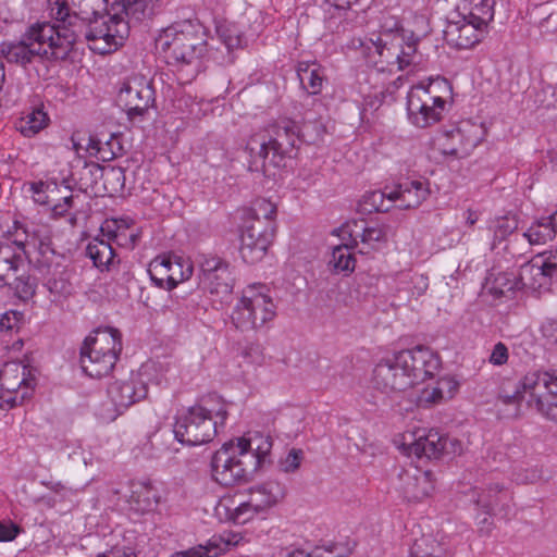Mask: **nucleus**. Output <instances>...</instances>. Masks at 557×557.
Returning <instances> with one entry per match:
<instances>
[{
  "label": "nucleus",
  "mask_w": 557,
  "mask_h": 557,
  "mask_svg": "<svg viewBox=\"0 0 557 557\" xmlns=\"http://www.w3.org/2000/svg\"><path fill=\"white\" fill-rule=\"evenodd\" d=\"M138 1L115 0L121 7L115 15L103 12V0H49V5L63 49L71 52L76 41L85 39L92 51L106 54L123 45L131 23L139 20Z\"/></svg>",
  "instance_id": "obj_1"
},
{
  "label": "nucleus",
  "mask_w": 557,
  "mask_h": 557,
  "mask_svg": "<svg viewBox=\"0 0 557 557\" xmlns=\"http://www.w3.org/2000/svg\"><path fill=\"white\" fill-rule=\"evenodd\" d=\"M271 449V436L260 432H255L249 438L224 443L212 457V476L224 486L246 482L259 468L270 462Z\"/></svg>",
  "instance_id": "obj_2"
},
{
  "label": "nucleus",
  "mask_w": 557,
  "mask_h": 557,
  "mask_svg": "<svg viewBox=\"0 0 557 557\" xmlns=\"http://www.w3.org/2000/svg\"><path fill=\"white\" fill-rule=\"evenodd\" d=\"M418 42L412 30L405 29L396 17L386 15L382 17L377 35L372 34L368 39L352 38L350 45L361 49L373 63H381V70L384 64H397L398 70H404L413 63Z\"/></svg>",
  "instance_id": "obj_3"
},
{
  "label": "nucleus",
  "mask_w": 557,
  "mask_h": 557,
  "mask_svg": "<svg viewBox=\"0 0 557 557\" xmlns=\"http://www.w3.org/2000/svg\"><path fill=\"white\" fill-rule=\"evenodd\" d=\"M0 53L12 64L26 67L36 60H65L70 51L59 40L58 27L49 22H37L14 40L3 41Z\"/></svg>",
  "instance_id": "obj_4"
},
{
  "label": "nucleus",
  "mask_w": 557,
  "mask_h": 557,
  "mask_svg": "<svg viewBox=\"0 0 557 557\" xmlns=\"http://www.w3.org/2000/svg\"><path fill=\"white\" fill-rule=\"evenodd\" d=\"M299 140V128L294 121L282 120L272 125L268 134L252 135L247 141V149L253 158L252 164L258 170V161H261V171L264 175H271L270 169L280 168L296 147Z\"/></svg>",
  "instance_id": "obj_5"
},
{
  "label": "nucleus",
  "mask_w": 557,
  "mask_h": 557,
  "mask_svg": "<svg viewBox=\"0 0 557 557\" xmlns=\"http://www.w3.org/2000/svg\"><path fill=\"white\" fill-rule=\"evenodd\" d=\"M212 396L203 398L201 404L190 407L185 414L177 418L173 433L175 438L189 446L211 442L219 433L227 418L225 404L218 408L211 406Z\"/></svg>",
  "instance_id": "obj_6"
},
{
  "label": "nucleus",
  "mask_w": 557,
  "mask_h": 557,
  "mask_svg": "<svg viewBox=\"0 0 557 557\" xmlns=\"http://www.w3.org/2000/svg\"><path fill=\"white\" fill-rule=\"evenodd\" d=\"M122 351L121 334L113 327H98L83 342L81 347V368L91 380L108 377Z\"/></svg>",
  "instance_id": "obj_7"
},
{
  "label": "nucleus",
  "mask_w": 557,
  "mask_h": 557,
  "mask_svg": "<svg viewBox=\"0 0 557 557\" xmlns=\"http://www.w3.org/2000/svg\"><path fill=\"white\" fill-rule=\"evenodd\" d=\"M154 46L170 64H194L207 51L205 34L189 21L163 29L154 39Z\"/></svg>",
  "instance_id": "obj_8"
},
{
  "label": "nucleus",
  "mask_w": 557,
  "mask_h": 557,
  "mask_svg": "<svg viewBox=\"0 0 557 557\" xmlns=\"http://www.w3.org/2000/svg\"><path fill=\"white\" fill-rule=\"evenodd\" d=\"M264 285L248 286L232 314V320L242 331L256 330L275 317V306Z\"/></svg>",
  "instance_id": "obj_9"
},
{
  "label": "nucleus",
  "mask_w": 557,
  "mask_h": 557,
  "mask_svg": "<svg viewBox=\"0 0 557 557\" xmlns=\"http://www.w3.org/2000/svg\"><path fill=\"white\" fill-rule=\"evenodd\" d=\"M446 101L434 91L433 84L413 86L407 96L409 120L418 127H428L442 119Z\"/></svg>",
  "instance_id": "obj_10"
},
{
  "label": "nucleus",
  "mask_w": 557,
  "mask_h": 557,
  "mask_svg": "<svg viewBox=\"0 0 557 557\" xmlns=\"http://www.w3.org/2000/svg\"><path fill=\"white\" fill-rule=\"evenodd\" d=\"M30 247L38 249L42 256L53 252L49 238L40 237L36 231L32 235L27 234L25 242H0V285L11 283V277L20 273L24 264L23 255H27V248Z\"/></svg>",
  "instance_id": "obj_11"
},
{
  "label": "nucleus",
  "mask_w": 557,
  "mask_h": 557,
  "mask_svg": "<svg viewBox=\"0 0 557 557\" xmlns=\"http://www.w3.org/2000/svg\"><path fill=\"white\" fill-rule=\"evenodd\" d=\"M448 438L438 431L418 429L398 434L394 438L396 447L406 456L438 459L447 450Z\"/></svg>",
  "instance_id": "obj_12"
},
{
  "label": "nucleus",
  "mask_w": 557,
  "mask_h": 557,
  "mask_svg": "<svg viewBox=\"0 0 557 557\" xmlns=\"http://www.w3.org/2000/svg\"><path fill=\"white\" fill-rule=\"evenodd\" d=\"M397 364L405 372L408 383H423L434 379L441 368L437 354L424 346L401 350L396 354Z\"/></svg>",
  "instance_id": "obj_13"
},
{
  "label": "nucleus",
  "mask_w": 557,
  "mask_h": 557,
  "mask_svg": "<svg viewBox=\"0 0 557 557\" xmlns=\"http://www.w3.org/2000/svg\"><path fill=\"white\" fill-rule=\"evenodd\" d=\"M275 225L270 220H245L240 235V256L246 263L261 261L274 238Z\"/></svg>",
  "instance_id": "obj_14"
},
{
  "label": "nucleus",
  "mask_w": 557,
  "mask_h": 557,
  "mask_svg": "<svg viewBox=\"0 0 557 557\" xmlns=\"http://www.w3.org/2000/svg\"><path fill=\"white\" fill-rule=\"evenodd\" d=\"M557 278V250L548 256H536L520 268L519 280L522 288L548 289L552 280Z\"/></svg>",
  "instance_id": "obj_15"
},
{
  "label": "nucleus",
  "mask_w": 557,
  "mask_h": 557,
  "mask_svg": "<svg viewBox=\"0 0 557 557\" xmlns=\"http://www.w3.org/2000/svg\"><path fill=\"white\" fill-rule=\"evenodd\" d=\"M200 285L212 295L224 298L231 295L234 277L230 264L214 256H207L200 262Z\"/></svg>",
  "instance_id": "obj_16"
},
{
  "label": "nucleus",
  "mask_w": 557,
  "mask_h": 557,
  "mask_svg": "<svg viewBox=\"0 0 557 557\" xmlns=\"http://www.w3.org/2000/svg\"><path fill=\"white\" fill-rule=\"evenodd\" d=\"M72 140L76 152L85 150L89 156L103 162L111 161L125 151L122 134H111L107 139L89 135L77 140L73 137Z\"/></svg>",
  "instance_id": "obj_17"
},
{
  "label": "nucleus",
  "mask_w": 557,
  "mask_h": 557,
  "mask_svg": "<svg viewBox=\"0 0 557 557\" xmlns=\"http://www.w3.org/2000/svg\"><path fill=\"white\" fill-rule=\"evenodd\" d=\"M399 481L400 490L408 500H421L434 490L432 473L418 468L400 472Z\"/></svg>",
  "instance_id": "obj_18"
},
{
  "label": "nucleus",
  "mask_w": 557,
  "mask_h": 557,
  "mask_svg": "<svg viewBox=\"0 0 557 557\" xmlns=\"http://www.w3.org/2000/svg\"><path fill=\"white\" fill-rule=\"evenodd\" d=\"M485 29L481 25L460 17L448 24L445 36L449 45L458 49H470L482 40Z\"/></svg>",
  "instance_id": "obj_19"
},
{
  "label": "nucleus",
  "mask_w": 557,
  "mask_h": 557,
  "mask_svg": "<svg viewBox=\"0 0 557 557\" xmlns=\"http://www.w3.org/2000/svg\"><path fill=\"white\" fill-rule=\"evenodd\" d=\"M286 495V486L276 481L268 480L249 488L248 505L262 512L280 503Z\"/></svg>",
  "instance_id": "obj_20"
},
{
  "label": "nucleus",
  "mask_w": 557,
  "mask_h": 557,
  "mask_svg": "<svg viewBox=\"0 0 557 557\" xmlns=\"http://www.w3.org/2000/svg\"><path fill=\"white\" fill-rule=\"evenodd\" d=\"M95 178V193L113 196L122 190L125 175L121 168L92 164L88 169Z\"/></svg>",
  "instance_id": "obj_21"
},
{
  "label": "nucleus",
  "mask_w": 557,
  "mask_h": 557,
  "mask_svg": "<svg viewBox=\"0 0 557 557\" xmlns=\"http://www.w3.org/2000/svg\"><path fill=\"white\" fill-rule=\"evenodd\" d=\"M135 385H110L108 395L111 401L103 405L100 420L106 423L114 421L123 409L135 403Z\"/></svg>",
  "instance_id": "obj_22"
},
{
  "label": "nucleus",
  "mask_w": 557,
  "mask_h": 557,
  "mask_svg": "<svg viewBox=\"0 0 557 557\" xmlns=\"http://www.w3.org/2000/svg\"><path fill=\"white\" fill-rule=\"evenodd\" d=\"M494 4L495 0H463L459 16L486 28L494 17Z\"/></svg>",
  "instance_id": "obj_23"
},
{
  "label": "nucleus",
  "mask_w": 557,
  "mask_h": 557,
  "mask_svg": "<svg viewBox=\"0 0 557 557\" xmlns=\"http://www.w3.org/2000/svg\"><path fill=\"white\" fill-rule=\"evenodd\" d=\"M354 227L348 233L356 246L360 242L364 248H374L376 244L387 240L389 226L386 224L359 225L358 222H354Z\"/></svg>",
  "instance_id": "obj_24"
},
{
  "label": "nucleus",
  "mask_w": 557,
  "mask_h": 557,
  "mask_svg": "<svg viewBox=\"0 0 557 557\" xmlns=\"http://www.w3.org/2000/svg\"><path fill=\"white\" fill-rule=\"evenodd\" d=\"M429 196V190L424 187L423 183L412 181L409 186L391 191L387 196L389 201L399 200L401 209L417 208Z\"/></svg>",
  "instance_id": "obj_25"
},
{
  "label": "nucleus",
  "mask_w": 557,
  "mask_h": 557,
  "mask_svg": "<svg viewBox=\"0 0 557 557\" xmlns=\"http://www.w3.org/2000/svg\"><path fill=\"white\" fill-rule=\"evenodd\" d=\"M297 75L302 88L309 95H318L321 92L324 74L317 62H299L297 66Z\"/></svg>",
  "instance_id": "obj_26"
},
{
  "label": "nucleus",
  "mask_w": 557,
  "mask_h": 557,
  "mask_svg": "<svg viewBox=\"0 0 557 557\" xmlns=\"http://www.w3.org/2000/svg\"><path fill=\"white\" fill-rule=\"evenodd\" d=\"M486 287L495 297H509L521 289L519 275L509 272L491 273L486 278Z\"/></svg>",
  "instance_id": "obj_27"
},
{
  "label": "nucleus",
  "mask_w": 557,
  "mask_h": 557,
  "mask_svg": "<svg viewBox=\"0 0 557 557\" xmlns=\"http://www.w3.org/2000/svg\"><path fill=\"white\" fill-rule=\"evenodd\" d=\"M552 385H543L544 392H531V399L528 404L535 405V408L547 419L557 422V385L556 389L549 388Z\"/></svg>",
  "instance_id": "obj_28"
},
{
  "label": "nucleus",
  "mask_w": 557,
  "mask_h": 557,
  "mask_svg": "<svg viewBox=\"0 0 557 557\" xmlns=\"http://www.w3.org/2000/svg\"><path fill=\"white\" fill-rule=\"evenodd\" d=\"M164 498V485L161 481L147 479L141 482V513L156 512Z\"/></svg>",
  "instance_id": "obj_29"
},
{
  "label": "nucleus",
  "mask_w": 557,
  "mask_h": 557,
  "mask_svg": "<svg viewBox=\"0 0 557 557\" xmlns=\"http://www.w3.org/2000/svg\"><path fill=\"white\" fill-rule=\"evenodd\" d=\"M166 264L169 273L166 277V289L171 290L178 283L188 280L193 275V264L189 260H185L177 256H166Z\"/></svg>",
  "instance_id": "obj_30"
},
{
  "label": "nucleus",
  "mask_w": 557,
  "mask_h": 557,
  "mask_svg": "<svg viewBox=\"0 0 557 557\" xmlns=\"http://www.w3.org/2000/svg\"><path fill=\"white\" fill-rule=\"evenodd\" d=\"M49 123L48 114L40 108H35L22 116L15 124L16 129L25 137H33Z\"/></svg>",
  "instance_id": "obj_31"
},
{
  "label": "nucleus",
  "mask_w": 557,
  "mask_h": 557,
  "mask_svg": "<svg viewBox=\"0 0 557 557\" xmlns=\"http://www.w3.org/2000/svg\"><path fill=\"white\" fill-rule=\"evenodd\" d=\"M448 139L458 141V147H443L441 148L443 154L453 156L461 159L470 154V152L478 146V137H465L463 131L460 128L451 131L447 134Z\"/></svg>",
  "instance_id": "obj_32"
},
{
  "label": "nucleus",
  "mask_w": 557,
  "mask_h": 557,
  "mask_svg": "<svg viewBox=\"0 0 557 557\" xmlns=\"http://www.w3.org/2000/svg\"><path fill=\"white\" fill-rule=\"evenodd\" d=\"M86 253L99 269L107 268L114 257L110 243L97 237L88 243Z\"/></svg>",
  "instance_id": "obj_33"
},
{
  "label": "nucleus",
  "mask_w": 557,
  "mask_h": 557,
  "mask_svg": "<svg viewBox=\"0 0 557 557\" xmlns=\"http://www.w3.org/2000/svg\"><path fill=\"white\" fill-rule=\"evenodd\" d=\"M372 380L375 383H388L389 381H405L406 375L397 364L396 354L393 359L381 360L373 369Z\"/></svg>",
  "instance_id": "obj_34"
},
{
  "label": "nucleus",
  "mask_w": 557,
  "mask_h": 557,
  "mask_svg": "<svg viewBox=\"0 0 557 557\" xmlns=\"http://www.w3.org/2000/svg\"><path fill=\"white\" fill-rule=\"evenodd\" d=\"M536 385H506L498 392V401L506 406H513L511 416L518 414L520 403L523 400L524 395L534 392Z\"/></svg>",
  "instance_id": "obj_35"
},
{
  "label": "nucleus",
  "mask_w": 557,
  "mask_h": 557,
  "mask_svg": "<svg viewBox=\"0 0 557 557\" xmlns=\"http://www.w3.org/2000/svg\"><path fill=\"white\" fill-rule=\"evenodd\" d=\"M0 380H15L17 383L37 381L36 370L17 361L7 362L0 371Z\"/></svg>",
  "instance_id": "obj_36"
},
{
  "label": "nucleus",
  "mask_w": 557,
  "mask_h": 557,
  "mask_svg": "<svg viewBox=\"0 0 557 557\" xmlns=\"http://www.w3.org/2000/svg\"><path fill=\"white\" fill-rule=\"evenodd\" d=\"M139 90L133 89L129 82H124L119 90L116 102L124 110L129 120L139 114Z\"/></svg>",
  "instance_id": "obj_37"
},
{
  "label": "nucleus",
  "mask_w": 557,
  "mask_h": 557,
  "mask_svg": "<svg viewBox=\"0 0 557 557\" xmlns=\"http://www.w3.org/2000/svg\"><path fill=\"white\" fill-rule=\"evenodd\" d=\"M46 286L52 296V301L66 299L73 292L72 284L64 271H54L46 282Z\"/></svg>",
  "instance_id": "obj_38"
},
{
  "label": "nucleus",
  "mask_w": 557,
  "mask_h": 557,
  "mask_svg": "<svg viewBox=\"0 0 557 557\" xmlns=\"http://www.w3.org/2000/svg\"><path fill=\"white\" fill-rule=\"evenodd\" d=\"M329 265L336 273L352 272L355 269V258L347 245L336 246L333 251Z\"/></svg>",
  "instance_id": "obj_39"
},
{
  "label": "nucleus",
  "mask_w": 557,
  "mask_h": 557,
  "mask_svg": "<svg viewBox=\"0 0 557 557\" xmlns=\"http://www.w3.org/2000/svg\"><path fill=\"white\" fill-rule=\"evenodd\" d=\"M33 394L32 385H18L16 389L5 388L0 385V408H13L22 405L26 397Z\"/></svg>",
  "instance_id": "obj_40"
},
{
  "label": "nucleus",
  "mask_w": 557,
  "mask_h": 557,
  "mask_svg": "<svg viewBox=\"0 0 557 557\" xmlns=\"http://www.w3.org/2000/svg\"><path fill=\"white\" fill-rule=\"evenodd\" d=\"M518 228V221L515 216H500L492 222L491 230L494 233L492 249H495L497 244L507 238L513 231Z\"/></svg>",
  "instance_id": "obj_41"
},
{
  "label": "nucleus",
  "mask_w": 557,
  "mask_h": 557,
  "mask_svg": "<svg viewBox=\"0 0 557 557\" xmlns=\"http://www.w3.org/2000/svg\"><path fill=\"white\" fill-rule=\"evenodd\" d=\"M458 386L459 385H450L446 396L437 386L424 387L417 398V404L420 407H429L441 403L443 399H450L455 396Z\"/></svg>",
  "instance_id": "obj_42"
},
{
  "label": "nucleus",
  "mask_w": 557,
  "mask_h": 557,
  "mask_svg": "<svg viewBox=\"0 0 557 557\" xmlns=\"http://www.w3.org/2000/svg\"><path fill=\"white\" fill-rule=\"evenodd\" d=\"M216 34L228 51H233L243 46V34L235 24H219L216 26Z\"/></svg>",
  "instance_id": "obj_43"
},
{
  "label": "nucleus",
  "mask_w": 557,
  "mask_h": 557,
  "mask_svg": "<svg viewBox=\"0 0 557 557\" xmlns=\"http://www.w3.org/2000/svg\"><path fill=\"white\" fill-rule=\"evenodd\" d=\"M2 285L13 288L18 298L23 300L32 298L36 292L35 278L26 274L16 273L11 277V283H2Z\"/></svg>",
  "instance_id": "obj_44"
},
{
  "label": "nucleus",
  "mask_w": 557,
  "mask_h": 557,
  "mask_svg": "<svg viewBox=\"0 0 557 557\" xmlns=\"http://www.w3.org/2000/svg\"><path fill=\"white\" fill-rule=\"evenodd\" d=\"M275 215L276 206L268 199L260 198L253 201L246 220H270L274 223Z\"/></svg>",
  "instance_id": "obj_45"
},
{
  "label": "nucleus",
  "mask_w": 557,
  "mask_h": 557,
  "mask_svg": "<svg viewBox=\"0 0 557 557\" xmlns=\"http://www.w3.org/2000/svg\"><path fill=\"white\" fill-rule=\"evenodd\" d=\"M388 195L380 190H374L363 195L359 202L360 210L364 212H385L388 211L389 207L385 206V198Z\"/></svg>",
  "instance_id": "obj_46"
},
{
  "label": "nucleus",
  "mask_w": 557,
  "mask_h": 557,
  "mask_svg": "<svg viewBox=\"0 0 557 557\" xmlns=\"http://www.w3.org/2000/svg\"><path fill=\"white\" fill-rule=\"evenodd\" d=\"M150 280L159 287H166V277L169 268L166 264V256L157 257L152 260L147 269Z\"/></svg>",
  "instance_id": "obj_47"
},
{
  "label": "nucleus",
  "mask_w": 557,
  "mask_h": 557,
  "mask_svg": "<svg viewBox=\"0 0 557 557\" xmlns=\"http://www.w3.org/2000/svg\"><path fill=\"white\" fill-rule=\"evenodd\" d=\"M304 460V451L298 448H292L286 456L277 461V469L283 473L296 472Z\"/></svg>",
  "instance_id": "obj_48"
},
{
  "label": "nucleus",
  "mask_w": 557,
  "mask_h": 557,
  "mask_svg": "<svg viewBox=\"0 0 557 557\" xmlns=\"http://www.w3.org/2000/svg\"><path fill=\"white\" fill-rule=\"evenodd\" d=\"M220 553L219 546L210 543L207 546L198 545L187 550L176 552L171 557H216Z\"/></svg>",
  "instance_id": "obj_49"
},
{
  "label": "nucleus",
  "mask_w": 557,
  "mask_h": 557,
  "mask_svg": "<svg viewBox=\"0 0 557 557\" xmlns=\"http://www.w3.org/2000/svg\"><path fill=\"white\" fill-rule=\"evenodd\" d=\"M512 479L518 484H531L542 479V472L536 467H516Z\"/></svg>",
  "instance_id": "obj_50"
},
{
  "label": "nucleus",
  "mask_w": 557,
  "mask_h": 557,
  "mask_svg": "<svg viewBox=\"0 0 557 557\" xmlns=\"http://www.w3.org/2000/svg\"><path fill=\"white\" fill-rule=\"evenodd\" d=\"M23 323V313L10 310L0 317V331L5 333L17 332Z\"/></svg>",
  "instance_id": "obj_51"
},
{
  "label": "nucleus",
  "mask_w": 557,
  "mask_h": 557,
  "mask_svg": "<svg viewBox=\"0 0 557 557\" xmlns=\"http://www.w3.org/2000/svg\"><path fill=\"white\" fill-rule=\"evenodd\" d=\"M429 287V277L421 273H412L408 281V292L411 297L419 298L426 292Z\"/></svg>",
  "instance_id": "obj_52"
},
{
  "label": "nucleus",
  "mask_w": 557,
  "mask_h": 557,
  "mask_svg": "<svg viewBox=\"0 0 557 557\" xmlns=\"http://www.w3.org/2000/svg\"><path fill=\"white\" fill-rule=\"evenodd\" d=\"M503 491V485L499 483H495L488 487V490L483 491L475 503L478 506L484 508L487 512L492 510L496 504L495 496L497 493Z\"/></svg>",
  "instance_id": "obj_53"
},
{
  "label": "nucleus",
  "mask_w": 557,
  "mask_h": 557,
  "mask_svg": "<svg viewBox=\"0 0 557 557\" xmlns=\"http://www.w3.org/2000/svg\"><path fill=\"white\" fill-rule=\"evenodd\" d=\"M247 505L248 500L242 503L234 509L231 516L234 522L244 524L251 520L255 515L262 512L260 509H256L255 507H250Z\"/></svg>",
  "instance_id": "obj_54"
},
{
  "label": "nucleus",
  "mask_w": 557,
  "mask_h": 557,
  "mask_svg": "<svg viewBox=\"0 0 557 557\" xmlns=\"http://www.w3.org/2000/svg\"><path fill=\"white\" fill-rule=\"evenodd\" d=\"M426 546L428 545H426L425 539L416 541L413 546L411 547V552H410L411 557H442V555H441L442 549L438 546L433 547L431 552H428L425 549Z\"/></svg>",
  "instance_id": "obj_55"
},
{
  "label": "nucleus",
  "mask_w": 557,
  "mask_h": 557,
  "mask_svg": "<svg viewBox=\"0 0 557 557\" xmlns=\"http://www.w3.org/2000/svg\"><path fill=\"white\" fill-rule=\"evenodd\" d=\"M529 383H557V369L552 371H534L525 376Z\"/></svg>",
  "instance_id": "obj_56"
},
{
  "label": "nucleus",
  "mask_w": 557,
  "mask_h": 557,
  "mask_svg": "<svg viewBox=\"0 0 557 557\" xmlns=\"http://www.w3.org/2000/svg\"><path fill=\"white\" fill-rule=\"evenodd\" d=\"M138 232L131 231L125 233H113L116 244L121 247L134 249L136 246Z\"/></svg>",
  "instance_id": "obj_57"
},
{
  "label": "nucleus",
  "mask_w": 557,
  "mask_h": 557,
  "mask_svg": "<svg viewBox=\"0 0 557 557\" xmlns=\"http://www.w3.org/2000/svg\"><path fill=\"white\" fill-rule=\"evenodd\" d=\"M508 360V348L502 342L497 343L490 356V362L495 366H502Z\"/></svg>",
  "instance_id": "obj_58"
},
{
  "label": "nucleus",
  "mask_w": 557,
  "mask_h": 557,
  "mask_svg": "<svg viewBox=\"0 0 557 557\" xmlns=\"http://www.w3.org/2000/svg\"><path fill=\"white\" fill-rule=\"evenodd\" d=\"M243 354L253 363H260L263 360V348L258 343L248 344Z\"/></svg>",
  "instance_id": "obj_59"
},
{
  "label": "nucleus",
  "mask_w": 557,
  "mask_h": 557,
  "mask_svg": "<svg viewBox=\"0 0 557 557\" xmlns=\"http://www.w3.org/2000/svg\"><path fill=\"white\" fill-rule=\"evenodd\" d=\"M541 332L549 344L557 345V320H546L541 326Z\"/></svg>",
  "instance_id": "obj_60"
},
{
  "label": "nucleus",
  "mask_w": 557,
  "mask_h": 557,
  "mask_svg": "<svg viewBox=\"0 0 557 557\" xmlns=\"http://www.w3.org/2000/svg\"><path fill=\"white\" fill-rule=\"evenodd\" d=\"M162 0H141V16L151 18L161 11Z\"/></svg>",
  "instance_id": "obj_61"
},
{
  "label": "nucleus",
  "mask_w": 557,
  "mask_h": 557,
  "mask_svg": "<svg viewBox=\"0 0 557 557\" xmlns=\"http://www.w3.org/2000/svg\"><path fill=\"white\" fill-rule=\"evenodd\" d=\"M523 236L528 238L530 244H541L546 242V239L552 238L550 231L545 233L536 226H531L528 232L523 234Z\"/></svg>",
  "instance_id": "obj_62"
},
{
  "label": "nucleus",
  "mask_w": 557,
  "mask_h": 557,
  "mask_svg": "<svg viewBox=\"0 0 557 557\" xmlns=\"http://www.w3.org/2000/svg\"><path fill=\"white\" fill-rule=\"evenodd\" d=\"M20 529L16 524L9 522L3 523L0 521V541L1 542H8L12 541L16 537L18 534Z\"/></svg>",
  "instance_id": "obj_63"
},
{
  "label": "nucleus",
  "mask_w": 557,
  "mask_h": 557,
  "mask_svg": "<svg viewBox=\"0 0 557 557\" xmlns=\"http://www.w3.org/2000/svg\"><path fill=\"white\" fill-rule=\"evenodd\" d=\"M115 230L113 233H125L131 231H137L135 227V220L125 216L113 221Z\"/></svg>",
  "instance_id": "obj_64"
}]
</instances>
